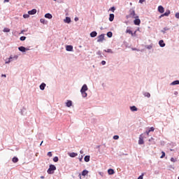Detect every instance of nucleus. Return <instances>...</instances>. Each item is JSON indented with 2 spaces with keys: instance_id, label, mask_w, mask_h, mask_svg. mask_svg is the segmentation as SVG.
I'll return each instance as SVG.
<instances>
[{
  "instance_id": "1",
  "label": "nucleus",
  "mask_w": 179,
  "mask_h": 179,
  "mask_svg": "<svg viewBox=\"0 0 179 179\" xmlns=\"http://www.w3.org/2000/svg\"><path fill=\"white\" fill-rule=\"evenodd\" d=\"M129 17H131V19H138L139 16L135 13V10H129V15H127V19H129Z\"/></svg>"
},
{
  "instance_id": "2",
  "label": "nucleus",
  "mask_w": 179,
  "mask_h": 179,
  "mask_svg": "<svg viewBox=\"0 0 179 179\" xmlns=\"http://www.w3.org/2000/svg\"><path fill=\"white\" fill-rule=\"evenodd\" d=\"M57 170V167L55 165L50 164L49 169H48V174H54V171Z\"/></svg>"
},
{
  "instance_id": "3",
  "label": "nucleus",
  "mask_w": 179,
  "mask_h": 179,
  "mask_svg": "<svg viewBox=\"0 0 179 179\" xmlns=\"http://www.w3.org/2000/svg\"><path fill=\"white\" fill-rule=\"evenodd\" d=\"M104 41V34H101L98 36L97 42L98 43H103Z\"/></svg>"
},
{
  "instance_id": "4",
  "label": "nucleus",
  "mask_w": 179,
  "mask_h": 179,
  "mask_svg": "<svg viewBox=\"0 0 179 179\" xmlns=\"http://www.w3.org/2000/svg\"><path fill=\"white\" fill-rule=\"evenodd\" d=\"M19 51H21V52H26V51H29V49H27L26 48L23 46H20L18 48Z\"/></svg>"
},
{
  "instance_id": "5",
  "label": "nucleus",
  "mask_w": 179,
  "mask_h": 179,
  "mask_svg": "<svg viewBox=\"0 0 179 179\" xmlns=\"http://www.w3.org/2000/svg\"><path fill=\"white\" fill-rule=\"evenodd\" d=\"M134 23L136 26H139V24H141V20H139V17L135 18Z\"/></svg>"
},
{
  "instance_id": "6",
  "label": "nucleus",
  "mask_w": 179,
  "mask_h": 179,
  "mask_svg": "<svg viewBox=\"0 0 179 179\" xmlns=\"http://www.w3.org/2000/svg\"><path fill=\"white\" fill-rule=\"evenodd\" d=\"M158 12H159V13H164V8L162 7V6H159Z\"/></svg>"
},
{
  "instance_id": "7",
  "label": "nucleus",
  "mask_w": 179,
  "mask_h": 179,
  "mask_svg": "<svg viewBox=\"0 0 179 179\" xmlns=\"http://www.w3.org/2000/svg\"><path fill=\"white\" fill-rule=\"evenodd\" d=\"M29 15H36L37 13V10L32 9L31 10L28 11Z\"/></svg>"
},
{
  "instance_id": "8",
  "label": "nucleus",
  "mask_w": 179,
  "mask_h": 179,
  "mask_svg": "<svg viewBox=\"0 0 179 179\" xmlns=\"http://www.w3.org/2000/svg\"><path fill=\"white\" fill-rule=\"evenodd\" d=\"M87 85L86 84H85L82 87L80 92H87Z\"/></svg>"
},
{
  "instance_id": "9",
  "label": "nucleus",
  "mask_w": 179,
  "mask_h": 179,
  "mask_svg": "<svg viewBox=\"0 0 179 179\" xmlns=\"http://www.w3.org/2000/svg\"><path fill=\"white\" fill-rule=\"evenodd\" d=\"M66 51H73V46H72V45H66Z\"/></svg>"
},
{
  "instance_id": "10",
  "label": "nucleus",
  "mask_w": 179,
  "mask_h": 179,
  "mask_svg": "<svg viewBox=\"0 0 179 179\" xmlns=\"http://www.w3.org/2000/svg\"><path fill=\"white\" fill-rule=\"evenodd\" d=\"M159 44L160 47H166V43H164V41L163 40L159 41Z\"/></svg>"
},
{
  "instance_id": "11",
  "label": "nucleus",
  "mask_w": 179,
  "mask_h": 179,
  "mask_svg": "<svg viewBox=\"0 0 179 179\" xmlns=\"http://www.w3.org/2000/svg\"><path fill=\"white\" fill-rule=\"evenodd\" d=\"M144 143H145V141H143V138L139 137L138 145H143Z\"/></svg>"
},
{
  "instance_id": "12",
  "label": "nucleus",
  "mask_w": 179,
  "mask_h": 179,
  "mask_svg": "<svg viewBox=\"0 0 179 179\" xmlns=\"http://www.w3.org/2000/svg\"><path fill=\"white\" fill-rule=\"evenodd\" d=\"M45 17H46V19H52V15L50 13H46L45 15Z\"/></svg>"
},
{
  "instance_id": "13",
  "label": "nucleus",
  "mask_w": 179,
  "mask_h": 179,
  "mask_svg": "<svg viewBox=\"0 0 179 179\" xmlns=\"http://www.w3.org/2000/svg\"><path fill=\"white\" fill-rule=\"evenodd\" d=\"M171 13L170 10H166L164 14L162 15V16H169Z\"/></svg>"
},
{
  "instance_id": "14",
  "label": "nucleus",
  "mask_w": 179,
  "mask_h": 179,
  "mask_svg": "<svg viewBox=\"0 0 179 179\" xmlns=\"http://www.w3.org/2000/svg\"><path fill=\"white\" fill-rule=\"evenodd\" d=\"M69 156H70V157H76V156H78V153L71 152L69 154Z\"/></svg>"
},
{
  "instance_id": "15",
  "label": "nucleus",
  "mask_w": 179,
  "mask_h": 179,
  "mask_svg": "<svg viewBox=\"0 0 179 179\" xmlns=\"http://www.w3.org/2000/svg\"><path fill=\"white\" fill-rule=\"evenodd\" d=\"M131 111H138V108L135 106H131L130 107Z\"/></svg>"
},
{
  "instance_id": "16",
  "label": "nucleus",
  "mask_w": 179,
  "mask_h": 179,
  "mask_svg": "<svg viewBox=\"0 0 179 179\" xmlns=\"http://www.w3.org/2000/svg\"><path fill=\"white\" fill-rule=\"evenodd\" d=\"M12 162H13V163H17V162H19V158H17V157H14L12 159Z\"/></svg>"
},
{
  "instance_id": "17",
  "label": "nucleus",
  "mask_w": 179,
  "mask_h": 179,
  "mask_svg": "<svg viewBox=\"0 0 179 179\" xmlns=\"http://www.w3.org/2000/svg\"><path fill=\"white\" fill-rule=\"evenodd\" d=\"M108 173L110 175V176H113V174H114V169H110L108 170Z\"/></svg>"
},
{
  "instance_id": "18",
  "label": "nucleus",
  "mask_w": 179,
  "mask_h": 179,
  "mask_svg": "<svg viewBox=\"0 0 179 179\" xmlns=\"http://www.w3.org/2000/svg\"><path fill=\"white\" fill-rule=\"evenodd\" d=\"M96 36H97V32H96L95 31L90 33L91 37H96Z\"/></svg>"
},
{
  "instance_id": "19",
  "label": "nucleus",
  "mask_w": 179,
  "mask_h": 179,
  "mask_svg": "<svg viewBox=\"0 0 179 179\" xmlns=\"http://www.w3.org/2000/svg\"><path fill=\"white\" fill-rule=\"evenodd\" d=\"M84 160L86 162H90V156H89V155L85 156L84 158Z\"/></svg>"
},
{
  "instance_id": "20",
  "label": "nucleus",
  "mask_w": 179,
  "mask_h": 179,
  "mask_svg": "<svg viewBox=\"0 0 179 179\" xmlns=\"http://www.w3.org/2000/svg\"><path fill=\"white\" fill-rule=\"evenodd\" d=\"M65 23H71V17H66V19L64 20Z\"/></svg>"
},
{
  "instance_id": "21",
  "label": "nucleus",
  "mask_w": 179,
  "mask_h": 179,
  "mask_svg": "<svg viewBox=\"0 0 179 179\" xmlns=\"http://www.w3.org/2000/svg\"><path fill=\"white\" fill-rule=\"evenodd\" d=\"M40 89H41V90H44V89H45V83H43L40 85Z\"/></svg>"
},
{
  "instance_id": "22",
  "label": "nucleus",
  "mask_w": 179,
  "mask_h": 179,
  "mask_svg": "<svg viewBox=\"0 0 179 179\" xmlns=\"http://www.w3.org/2000/svg\"><path fill=\"white\" fill-rule=\"evenodd\" d=\"M66 107H71L72 106V101H68L66 103Z\"/></svg>"
},
{
  "instance_id": "23",
  "label": "nucleus",
  "mask_w": 179,
  "mask_h": 179,
  "mask_svg": "<svg viewBox=\"0 0 179 179\" xmlns=\"http://www.w3.org/2000/svg\"><path fill=\"white\" fill-rule=\"evenodd\" d=\"M109 20L110 22H113V20H114V14H110Z\"/></svg>"
},
{
  "instance_id": "24",
  "label": "nucleus",
  "mask_w": 179,
  "mask_h": 179,
  "mask_svg": "<svg viewBox=\"0 0 179 179\" xmlns=\"http://www.w3.org/2000/svg\"><path fill=\"white\" fill-rule=\"evenodd\" d=\"M88 173H89V171H87V170H84L82 172V176L85 177V176H87Z\"/></svg>"
},
{
  "instance_id": "25",
  "label": "nucleus",
  "mask_w": 179,
  "mask_h": 179,
  "mask_svg": "<svg viewBox=\"0 0 179 179\" xmlns=\"http://www.w3.org/2000/svg\"><path fill=\"white\" fill-rule=\"evenodd\" d=\"M126 33H128L129 34H131V36H134V33L132 31H131V29H127Z\"/></svg>"
},
{
  "instance_id": "26",
  "label": "nucleus",
  "mask_w": 179,
  "mask_h": 179,
  "mask_svg": "<svg viewBox=\"0 0 179 179\" xmlns=\"http://www.w3.org/2000/svg\"><path fill=\"white\" fill-rule=\"evenodd\" d=\"M81 92V94H82L83 97H87V93H86V92L83 91V92Z\"/></svg>"
},
{
  "instance_id": "27",
  "label": "nucleus",
  "mask_w": 179,
  "mask_h": 179,
  "mask_svg": "<svg viewBox=\"0 0 179 179\" xmlns=\"http://www.w3.org/2000/svg\"><path fill=\"white\" fill-rule=\"evenodd\" d=\"M173 86L176 85H179V80H175L173 82L171 83V84Z\"/></svg>"
},
{
  "instance_id": "28",
  "label": "nucleus",
  "mask_w": 179,
  "mask_h": 179,
  "mask_svg": "<svg viewBox=\"0 0 179 179\" xmlns=\"http://www.w3.org/2000/svg\"><path fill=\"white\" fill-rule=\"evenodd\" d=\"M3 31L4 33H9V31H10V29H9V28H4Z\"/></svg>"
},
{
  "instance_id": "29",
  "label": "nucleus",
  "mask_w": 179,
  "mask_h": 179,
  "mask_svg": "<svg viewBox=\"0 0 179 179\" xmlns=\"http://www.w3.org/2000/svg\"><path fill=\"white\" fill-rule=\"evenodd\" d=\"M145 97H150V93L149 92H145L144 94Z\"/></svg>"
},
{
  "instance_id": "30",
  "label": "nucleus",
  "mask_w": 179,
  "mask_h": 179,
  "mask_svg": "<svg viewBox=\"0 0 179 179\" xmlns=\"http://www.w3.org/2000/svg\"><path fill=\"white\" fill-rule=\"evenodd\" d=\"M107 36H108V37H109V38L113 37V32H111V31L108 32V33H107Z\"/></svg>"
},
{
  "instance_id": "31",
  "label": "nucleus",
  "mask_w": 179,
  "mask_h": 179,
  "mask_svg": "<svg viewBox=\"0 0 179 179\" xmlns=\"http://www.w3.org/2000/svg\"><path fill=\"white\" fill-rule=\"evenodd\" d=\"M162 155L160 157V158L163 159V158H164L166 157V152H164V151H162Z\"/></svg>"
},
{
  "instance_id": "32",
  "label": "nucleus",
  "mask_w": 179,
  "mask_h": 179,
  "mask_svg": "<svg viewBox=\"0 0 179 179\" xmlns=\"http://www.w3.org/2000/svg\"><path fill=\"white\" fill-rule=\"evenodd\" d=\"M29 15H30V14H24V15H23V17H24V19H27L28 17H30Z\"/></svg>"
},
{
  "instance_id": "33",
  "label": "nucleus",
  "mask_w": 179,
  "mask_h": 179,
  "mask_svg": "<svg viewBox=\"0 0 179 179\" xmlns=\"http://www.w3.org/2000/svg\"><path fill=\"white\" fill-rule=\"evenodd\" d=\"M40 21H41V23H43V24H45V19L41 18V19L40 20Z\"/></svg>"
},
{
  "instance_id": "34",
  "label": "nucleus",
  "mask_w": 179,
  "mask_h": 179,
  "mask_svg": "<svg viewBox=\"0 0 179 179\" xmlns=\"http://www.w3.org/2000/svg\"><path fill=\"white\" fill-rule=\"evenodd\" d=\"M20 40L21 41H24V40H26V36H21V37L20 38Z\"/></svg>"
},
{
  "instance_id": "35",
  "label": "nucleus",
  "mask_w": 179,
  "mask_h": 179,
  "mask_svg": "<svg viewBox=\"0 0 179 179\" xmlns=\"http://www.w3.org/2000/svg\"><path fill=\"white\" fill-rule=\"evenodd\" d=\"M59 159H58V157H55L53 158V162H55V163H57V162H58Z\"/></svg>"
},
{
  "instance_id": "36",
  "label": "nucleus",
  "mask_w": 179,
  "mask_h": 179,
  "mask_svg": "<svg viewBox=\"0 0 179 179\" xmlns=\"http://www.w3.org/2000/svg\"><path fill=\"white\" fill-rule=\"evenodd\" d=\"M148 131H149V132H153L155 131V127H150Z\"/></svg>"
},
{
  "instance_id": "37",
  "label": "nucleus",
  "mask_w": 179,
  "mask_h": 179,
  "mask_svg": "<svg viewBox=\"0 0 179 179\" xmlns=\"http://www.w3.org/2000/svg\"><path fill=\"white\" fill-rule=\"evenodd\" d=\"M106 52H110V54H113V50L111 49H107V50H105Z\"/></svg>"
},
{
  "instance_id": "38",
  "label": "nucleus",
  "mask_w": 179,
  "mask_h": 179,
  "mask_svg": "<svg viewBox=\"0 0 179 179\" xmlns=\"http://www.w3.org/2000/svg\"><path fill=\"white\" fill-rule=\"evenodd\" d=\"M171 162H172L173 163H176V162H177V159H174L173 157H171Z\"/></svg>"
},
{
  "instance_id": "39",
  "label": "nucleus",
  "mask_w": 179,
  "mask_h": 179,
  "mask_svg": "<svg viewBox=\"0 0 179 179\" xmlns=\"http://www.w3.org/2000/svg\"><path fill=\"white\" fill-rule=\"evenodd\" d=\"M113 139H115V141H117V139H120V136H113Z\"/></svg>"
},
{
  "instance_id": "40",
  "label": "nucleus",
  "mask_w": 179,
  "mask_h": 179,
  "mask_svg": "<svg viewBox=\"0 0 179 179\" xmlns=\"http://www.w3.org/2000/svg\"><path fill=\"white\" fill-rule=\"evenodd\" d=\"M48 156L49 157H52V152H48Z\"/></svg>"
},
{
  "instance_id": "41",
  "label": "nucleus",
  "mask_w": 179,
  "mask_h": 179,
  "mask_svg": "<svg viewBox=\"0 0 179 179\" xmlns=\"http://www.w3.org/2000/svg\"><path fill=\"white\" fill-rule=\"evenodd\" d=\"M12 58H13L12 57H10L9 59H9L8 62H6V64H9V62H10L12 61L11 60Z\"/></svg>"
},
{
  "instance_id": "42",
  "label": "nucleus",
  "mask_w": 179,
  "mask_h": 179,
  "mask_svg": "<svg viewBox=\"0 0 179 179\" xmlns=\"http://www.w3.org/2000/svg\"><path fill=\"white\" fill-rule=\"evenodd\" d=\"M176 19H179V13H176L175 15Z\"/></svg>"
},
{
  "instance_id": "43",
  "label": "nucleus",
  "mask_w": 179,
  "mask_h": 179,
  "mask_svg": "<svg viewBox=\"0 0 179 179\" xmlns=\"http://www.w3.org/2000/svg\"><path fill=\"white\" fill-rule=\"evenodd\" d=\"M110 10H112V12H114V10H115V7H111L110 8Z\"/></svg>"
},
{
  "instance_id": "44",
  "label": "nucleus",
  "mask_w": 179,
  "mask_h": 179,
  "mask_svg": "<svg viewBox=\"0 0 179 179\" xmlns=\"http://www.w3.org/2000/svg\"><path fill=\"white\" fill-rule=\"evenodd\" d=\"M138 179H143V175L140 176Z\"/></svg>"
},
{
  "instance_id": "45",
  "label": "nucleus",
  "mask_w": 179,
  "mask_h": 179,
  "mask_svg": "<svg viewBox=\"0 0 179 179\" xmlns=\"http://www.w3.org/2000/svg\"><path fill=\"white\" fill-rule=\"evenodd\" d=\"M143 2H145V0H139L140 3H143Z\"/></svg>"
},
{
  "instance_id": "46",
  "label": "nucleus",
  "mask_w": 179,
  "mask_h": 179,
  "mask_svg": "<svg viewBox=\"0 0 179 179\" xmlns=\"http://www.w3.org/2000/svg\"><path fill=\"white\" fill-rule=\"evenodd\" d=\"M105 64H106V61L103 60V61L101 62V64H102V65H104Z\"/></svg>"
},
{
  "instance_id": "47",
  "label": "nucleus",
  "mask_w": 179,
  "mask_h": 179,
  "mask_svg": "<svg viewBox=\"0 0 179 179\" xmlns=\"http://www.w3.org/2000/svg\"><path fill=\"white\" fill-rule=\"evenodd\" d=\"M78 20H79V18H78V17H76V18H75V21H76V22H78Z\"/></svg>"
},
{
  "instance_id": "48",
  "label": "nucleus",
  "mask_w": 179,
  "mask_h": 179,
  "mask_svg": "<svg viewBox=\"0 0 179 179\" xmlns=\"http://www.w3.org/2000/svg\"><path fill=\"white\" fill-rule=\"evenodd\" d=\"M1 76L3 78H6V75H5V74H2Z\"/></svg>"
},
{
  "instance_id": "49",
  "label": "nucleus",
  "mask_w": 179,
  "mask_h": 179,
  "mask_svg": "<svg viewBox=\"0 0 179 179\" xmlns=\"http://www.w3.org/2000/svg\"><path fill=\"white\" fill-rule=\"evenodd\" d=\"M146 134H147V135H149V134H150V131H149V130H148L146 131Z\"/></svg>"
},
{
  "instance_id": "50",
  "label": "nucleus",
  "mask_w": 179,
  "mask_h": 179,
  "mask_svg": "<svg viewBox=\"0 0 179 179\" xmlns=\"http://www.w3.org/2000/svg\"><path fill=\"white\" fill-rule=\"evenodd\" d=\"M133 36H136V31L134 33H133Z\"/></svg>"
},
{
  "instance_id": "51",
  "label": "nucleus",
  "mask_w": 179,
  "mask_h": 179,
  "mask_svg": "<svg viewBox=\"0 0 179 179\" xmlns=\"http://www.w3.org/2000/svg\"><path fill=\"white\" fill-rule=\"evenodd\" d=\"M80 153L81 155H83V150H80Z\"/></svg>"
},
{
  "instance_id": "52",
  "label": "nucleus",
  "mask_w": 179,
  "mask_h": 179,
  "mask_svg": "<svg viewBox=\"0 0 179 179\" xmlns=\"http://www.w3.org/2000/svg\"><path fill=\"white\" fill-rule=\"evenodd\" d=\"M4 2H9V0H4Z\"/></svg>"
},
{
  "instance_id": "53",
  "label": "nucleus",
  "mask_w": 179,
  "mask_h": 179,
  "mask_svg": "<svg viewBox=\"0 0 179 179\" xmlns=\"http://www.w3.org/2000/svg\"><path fill=\"white\" fill-rule=\"evenodd\" d=\"M164 30L166 31V30H169L168 28H164Z\"/></svg>"
},
{
  "instance_id": "54",
  "label": "nucleus",
  "mask_w": 179,
  "mask_h": 179,
  "mask_svg": "<svg viewBox=\"0 0 179 179\" xmlns=\"http://www.w3.org/2000/svg\"><path fill=\"white\" fill-rule=\"evenodd\" d=\"M14 58H15V59H17V56H15Z\"/></svg>"
},
{
  "instance_id": "55",
  "label": "nucleus",
  "mask_w": 179,
  "mask_h": 179,
  "mask_svg": "<svg viewBox=\"0 0 179 179\" xmlns=\"http://www.w3.org/2000/svg\"><path fill=\"white\" fill-rule=\"evenodd\" d=\"M43 141H41V144H40V146H41L43 145Z\"/></svg>"
},
{
  "instance_id": "56",
  "label": "nucleus",
  "mask_w": 179,
  "mask_h": 179,
  "mask_svg": "<svg viewBox=\"0 0 179 179\" xmlns=\"http://www.w3.org/2000/svg\"><path fill=\"white\" fill-rule=\"evenodd\" d=\"M164 16H162V15L159 16V18H161V17H164Z\"/></svg>"
},
{
  "instance_id": "57",
  "label": "nucleus",
  "mask_w": 179,
  "mask_h": 179,
  "mask_svg": "<svg viewBox=\"0 0 179 179\" xmlns=\"http://www.w3.org/2000/svg\"><path fill=\"white\" fill-rule=\"evenodd\" d=\"M79 160H80V162H82V158H80Z\"/></svg>"
},
{
  "instance_id": "58",
  "label": "nucleus",
  "mask_w": 179,
  "mask_h": 179,
  "mask_svg": "<svg viewBox=\"0 0 179 179\" xmlns=\"http://www.w3.org/2000/svg\"><path fill=\"white\" fill-rule=\"evenodd\" d=\"M41 178H44V176H41Z\"/></svg>"
},
{
  "instance_id": "59",
  "label": "nucleus",
  "mask_w": 179,
  "mask_h": 179,
  "mask_svg": "<svg viewBox=\"0 0 179 179\" xmlns=\"http://www.w3.org/2000/svg\"><path fill=\"white\" fill-rule=\"evenodd\" d=\"M79 176H80V178H81V177H80V173L79 174Z\"/></svg>"
},
{
  "instance_id": "60",
  "label": "nucleus",
  "mask_w": 179,
  "mask_h": 179,
  "mask_svg": "<svg viewBox=\"0 0 179 179\" xmlns=\"http://www.w3.org/2000/svg\"><path fill=\"white\" fill-rule=\"evenodd\" d=\"M23 31H24V30L23 31H22V33H23Z\"/></svg>"
},
{
  "instance_id": "61",
  "label": "nucleus",
  "mask_w": 179,
  "mask_h": 179,
  "mask_svg": "<svg viewBox=\"0 0 179 179\" xmlns=\"http://www.w3.org/2000/svg\"><path fill=\"white\" fill-rule=\"evenodd\" d=\"M54 1H57V0H54Z\"/></svg>"
}]
</instances>
